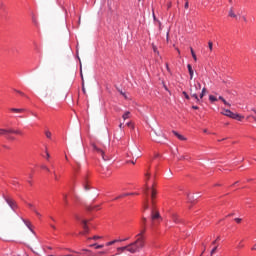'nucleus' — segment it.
Masks as SVG:
<instances>
[{
	"label": "nucleus",
	"instance_id": "nucleus-1",
	"mask_svg": "<svg viewBox=\"0 0 256 256\" xmlns=\"http://www.w3.org/2000/svg\"><path fill=\"white\" fill-rule=\"evenodd\" d=\"M144 247L145 241H143V238H137L136 241L127 245V251L128 253L135 254L139 253Z\"/></svg>",
	"mask_w": 256,
	"mask_h": 256
},
{
	"label": "nucleus",
	"instance_id": "nucleus-2",
	"mask_svg": "<svg viewBox=\"0 0 256 256\" xmlns=\"http://www.w3.org/2000/svg\"><path fill=\"white\" fill-rule=\"evenodd\" d=\"M144 247L145 241H143V238H137L136 241L127 245V251L128 253L135 254L139 253Z\"/></svg>",
	"mask_w": 256,
	"mask_h": 256
},
{
	"label": "nucleus",
	"instance_id": "nucleus-3",
	"mask_svg": "<svg viewBox=\"0 0 256 256\" xmlns=\"http://www.w3.org/2000/svg\"><path fill=\"white\" fill-rule=\"evenodd\" d=\"M197 91H201V83L197 82L194 85L190 86V95L193 97L196 101V103H200L199 96L197 95Z\"/></svg>",
	"mask_w": 256,
	"mask_h": 256
},
{
	"label": "nucleus",
	"instance_id": "nucleus-4",
	"mask_svg": "<svg viewBox=\"0 0 256 256\" xmlns=\"http://www.w3.org/2000/svg\"><path fill=\"white\" fill-rule=\"evenodd\" d=\"M221 115H225V117H229L230 119H236V121H243L245 119L244 116L235 114L229 109H222Z\"/></svg>",
	"mask_w": 256,
	"mask_h": 256
},
{
	"label": "nucleus",
	"instance_id": "nucleus-5",
	"mask_svg": "<svg viewBox=\"0 0 256 256\" xmlns=\"http://www.w3.org/2000/svg\"><path fill=\"white\" fill-rule=\"evenodd\" d=\"M161 219V214L158 212L157 208H155V199H152L151 221H159Z\"/></svg>",
	"mask_w": 256,
	"mask_h": 256
},
{
	"label": "nucleus",
	"instance_id": "nucleus-6",
	"mask_svg": "<svg viewBox=\"0 0 256 256\" xmlns=\"http://www.w3.org/2000/svg\"><path fill=\"white\" fill-rule=\"evenodd\" d=\"M3 199L4 201H6V203L9 205L12 211L18 209L19 206L17 205V202L13 200L11 197L3 195Z\"/></svg>",
	"mask_w": 256,
	"mask_h": 256
},
{
	"label": "nucleus",
	"instance_id": "nucleus-7",
	"mask_svg": "<svg viewBox=\"0 0 256 256\" xmlns=\"http://www.w3.org/2000/svg\"><path fill=\"white\" fill-rule=\"evenodd\" d=\"M92 147H93V150H94V151H96L97 153H100V154H101V157H102V159H103L104 161H109V157H106V156H105V152H103V150L99 149V148L97 147V145L93 144Z\"/></svg>",
	"mask_w": 256,
	"mask_h": 256
},
{
	"label": "nucleus",
	"instance_id": "nucleus-8",
	"mask_svg": "<svg viewBox=\"0 0 256 256\" xmlns=\"http://www.w3.org/2000/svg\"><path fill=\"white\" fill-rule=\"evenodd\" d=\"M145 231H147V229L145 228V226H143L140 230V233L136 235L137 239H142V241H145Z\"/></svg>",
	"mask_w": 256,
	"mask_h": 256
},
{
	"label": "nucleus",
	"instance_id": "nucleus-9",
	"mask_svg": "<svg viewBox=\"0 0 256 256\" xmlns=\"http://www.w3.org/2000/svg\"><path fill=\"white\" fill-rule=\"evenodd\" d=\"M228 16H230L232 19H236V21L239 19V16L235 14V10L233 9V7L229 9Z\"/></svg>",
	"mask_w": 256,
	"mask_h": 256
},
{
	"label": "nucleus",
	"instance_id": "nucleus-10",
	"mask_svg": "<svg viewBox=\"0 0 256 256\" xmlns=\"http://www.w3.org/2000/svg\"><path fill=\"white\" fill-rule=\"evenodd\" d=\"M122 241H129V238H125V239H118V240H113L110 241L108 243H106V247H110V245H115V243H121Z\"/></svg>",
	"mask_w": 256,
	"mask_h": 256
},
{
	"label": "nucleus",
	"instance_id": "nucleus-11",
	"mask_svg": "<svg viewBox=\"0 0 256 256\" xmlns=\"http://www.w3.org/2000/svg\"><path fill=\"white\" fill-rule=\"evenodd\" d=\"M10 111H12V113H24L25 109H23V108H11Z\"/></svg>",
	"mask_w": 256,
	"mask_h": 256
},
{
	"label": "nucleus",
	"instance_id": "nucleus-12",
	"mask_svg": "<svg viewBox=\"0 0 256 256\" xmlns=\"http://www.w3.org/2000/svg\"><path fill=\"white\" fill-rule=\"evenodd\" d=\"M117 251H118V255H121V253H125V251H127V245L123 247H118Z\"/></svg>",
	"mask_w": 256,
	"mask_h": 256
},
{
	"label": "nucleus",
	"instance_id": "nucleus-13",
	"mask_svg": "<svg viewBox=\"0 0 256 256\" xmlns=\"http://www.w3.org/2000/svg\"><path fill=\"white\" fill-rule=\"evenodd\" d=\"M173 134L180 140V141H185V137L181 134H178L177 131H173Z\"/></svg>",
	"mask_w": 256,
	"mask_h": 256
},
{
	"label": "nucleus",
	"instance_id": "nucleus-14",
	"mask_svg": "<svg viewBox=\"0 0 256 256\" xmlns=\"http://www.w3.org/2000/svg\"><path fill=\"white\" fill-rule=\"evenodd\" d=\"M187 69L189 71L190 79H193V67L191 66V64L187 65Z\"/></svg>",
	"mask_w": 256,
	"mask_h": 256
},
{
	"label": "nucleus",
	"instance_id": "nucleus-15",
	"mask_svg": "<svg viewBox=\"0 0 256 256\" xmlns=\"http://www.w3.org/2000/svg\"><path fill=\"white\" fill-rule=\"evenodd\" d=\"M84 233H89V226H87V222L85 220L82 221Z\"/></svg>",
	"mask_w": 256,
	"mask_h": 256
},
{
	"label": "nucleus",
	"instance_id": "nucleus-16",
	"mask_svg": "<svg viewBox=\"0 0 256 256\" xmlns=\"http://www.w3.org/2000/svg\"><path fill=\"white\" fill-rule=\"evenodd\" d=\"M9 133H14L15 135H23V132H21V130H13V129H9Z\"/></svg>",
	"mask_w": 256,
	"mask_h": 256
},
{
	"label": "nucleus",
	"instance_id": "nucleus-17",
	"mask_svg": "<svg viewBox=\"0 0 256 256\" xmlns=\"http://www.w3.org/2000/svg\"><path fill=\"white\" fill-rule=\"evenodd\" d=\"M9 134H10L9 129L0 128V135H9Z\"/></svg>",
	"mask_w": 256,
	"mask_h": 256
},
{
	"label": "nucleus",
	"instance_id": "nucleus-18",
	"mask_svg": "<svg viewBox=\"0 0 256 256\" xmlns=\"http://www.w3.org/2000/svg\"><path fill=\"white\" fill-rule=\"evenodd\" d=\"M143 209L144 211H147V209H149V200H145V202L143 203Z\"/></svg>",
	"mask_w": 256,
	"mask_h": 256
},
{
	"label": "nucleus",
	"instance_id": "nucleus-19",
	"mask_svg": "<svg viewBox=\"0 0 256 256\" xmlns=\"http://www.w3.org/2000/svg\"><path fill=\"white\" fill-rule=\"evenodd\" d=\"M155 197H157V190H155V188L152 187L151 199H155Z\"/></svg>",
	"mask_w": 256,
	"mask_h": 256
},
{
	"label": "nucleus",
	"instance_id": "nucleus-20",
	"mask_svg": "<svg viewBox=\"0 0 256 256\" xmlns=\"http://www.w3.org/2000/svg\"><path fill=\"white\" fill-rule=\"evenodd\" d=\"M190 51L194 61L197 62V54H195V51L193 50V48H190Z\"/></svg>",
	"mask_w": 256,
	"mask_h": 256
},
{
	"label": "nucleus",
	"instance_id": "nucleus-21",
	"mask_svg": "<svg viewBox=\"0 0 256 256\" xmlns=\"http://www.w3.org/2000/svg\"><path fill=\"white\" fill-rule=\"evenodd\" d=\"M23 222L25 223L26 227H28V229H30V231H33V229H31V222L23 219Z\"/></svg>",
	"mask_w": 256,
	"mask_h": 256
},
{
	"label": "nucleus",
	"instance_id": "nucleus-22",
	"mask_svg": "<svg viewBox=\"0 0 256 256\" xmlns=\"http://www.w3.org/2000/svg\"><path fill=\"white\" fill-rule=\"evenodd\" d=\"M89 247H95V249H103L104 245L91 244Z\"/></svg>",
	"mask_w": 256,
	"mask_h": 256
},
{
	"label": "nucleus",
	"instance_id": "nucleus-23",
	"mask_svg": "<svg viewBox=\"0 0 256 256\" xmlns=\"http://www.w3.org/2000/svg\"><path fill=\"white\" fill-rule=\"evenodd\" d=\"M207 93V89L206 88H203L202 89V92L200 94V99H203V97H205V94Z\"/></svg>",
	"mask_w": 256,
	"mask_h": 256
},
{
	"label": "nucleus",
	"instance_id": "nucleus-24",
	"mask_svg": "<svg viewBox=\"0 0 256 256\" xmlns=\"http://www.w3.org/2000/svg\"><path fill=\"white\" fill-rule=\"evenodd\" d=\"M209 101H211V103H215V101H217V97L210 95L209 96Z\"/></svg>",
	"mask_w": 256,
	"mask_h": 256
},
{
	"label": "nucleus",
	"instance_id": "nucleus-25",
	"mask_svg": "<svg viewBox=\"0 0 256 256\" xmlns=\"http://www.w3.org/2000/svg\"><path fill=\"white\" fill-rule=\"evenodd\" d=\"M129 115H131V112H126V113L123 114L122 117H123L124 121L129 119Z\"/></svg>",
	"mask_w": 256,
	"mask_h": 256
},
{
	"label": "nucleus",
	"instance_id": "nucleus-26",
	"mask_svg": "<svg viewBox=\"0 0 256 256\" xmlns=\"http://www.w3.org/2000/svg\"><path fill=\"white\" fill-rule=\"evenodd\" d=\"M129 195H135V193H126V194H123V195L119 196V197L116 198V199H121V198H123V197H129Z\"/></svg>",
	"mask_w": 256,
	"mask_h": 256
},
{
	"label": "nucleus",
	"instance_id": "nucleus-27",
	"mask_svg": "<svg viewBox=\"0 0 256 256\" xmlns=\"http://www.w3.org/2000/svg\"><path fill=\"white\" fill-rule=\"evenodd\" d=\"M94 209H99V205L88 207V211H94Z\"/></svg>",
	"mask_w": 256,
	"mask_h": 256
},
{
	"label": "nucleus",
	"instance_id": "nucleus-28",
	"mask_svg": "<svg viewBox=\"0 0 256 256\" xmlns=\"http://www.w3.org/2000/svg\"><path fill=\"white\" fill-rule=\"evenodd\" d=\"M173 221L174 223H179V217L176 214L173 215Z\"/></svg>",
	"mask_w": 256,
	"mask_h": 256
},
{
	"label": "nucleus",
	"instance_id": "nucleus-29",
	"mask_svg": "<svg viewBox=\"0 0 256 256\" xmlns=\"http://www.w3.org/2000/svg\"><path fill=\"white\" fill-rule=\"evenodd\" d=\"M45 135H46V137H47V139H51V131H49V130H47L46 132H45Z\"/></svg>",
	"mask_w": 256,
	"mask_h": 256
},
{
	"label": "nucleus",
	"instance_id": "nucleus-30",
	"mask_svg": "<svg viewBox=\"0 0 256 256\" xmlns=\"http://www.w3.org/2000/svg\"><path fill=\"white\" fill-rule=\"evenodd\" d=\"M222 103H224V105H226V107H231V104L229 102H227V100H222Z\"/></svg>",
	"mask_w": 256,
	"mask_h": 256
},
{
	"label": "nucleus",
	"instance_id": "nucleus-31",
	"mask_svg": "<svg viewBox=\"0 0 256 256\" xmlns=\"http://www.w3.org/2000/svg\"><path fill=\"white\" fill-rule=\"evenodd\" d=\"M126 125H127V127H130L131 129H135V126L133 125L132 122H128Z\"/></svg>",
	"mask_w": 256,
	"mask_h": 256
},
{
	"label": "nucleus",
	"instance_id": "nucleus-32",
	"mask_svg": "<svg viewBox=\"0 0 256 256\" xmlns=\"http://www.w3.org/2000/svg\"><path fill=\"white\" fill-rule=\"evenodd\" d=\"M208 47L210 49V51H213V42H208Z\"/></svg>",
	"mask_w": 256,
	"mask_h": 256
},
{
	"label": "nucleus",
	"instance_id": "nucleus-33",
	"mask_svg": "<svg viewBox=\"0 0 256 256\" xmlns=\"http://www.w3.org/2000/svg\"><path fill=\"white\" fill-rule=\"evenodd\" d=\"M84 189H85V191H89V189H91V186H89V184L86 183V184L84 185Z\"/></svg>",
	"mask_w": 256,
	"mask_h": 256
},
{
	"label": "nucleus",
	"instance_id": "nucleus-34",
	"mask_svg": "<svg viewBox=\"0 0 256 256\" xmlns=\"http://www.w3.org/2000/svg\"><path fill=\"white\" fill-rule=\"evenodd\" d=\"M6 139H8V141H15V137L13 136H6Z\"/></svg>",
	"mask_w": 256,
	"mask_h": 256
},
{
	"label": "nucleus",
	"instance_id": "nucleus-35",
	"mask_svg": "<svg viewBox=\"0 0 256 256\" xmlns=\"http://www.w3.org/2000/svg\"><path fill=\"white\" fill-rule=\"evenodd\" d=\"M118 91L120 94H122L124 96L125 99H127V94H125V92H123V90L118 89Z\"/></svg>",
	"mask_w": 256,
	"mask_h": 256
},
{
	"label": "nucleus",
	"instance_id": "nucleus-36",
	"mask_svg": "<svg viewBox=\"0 0 256 256\" xmlns=\"http://www.w3.org/2000/svg\"><path fill=\"white\" fill-rule=\"evenodd\" d=\"M33 212H34L35 215H37L38 217H41V213H39V211H37V209H33Z\"/></svg>",
	"mask_w": 256,
	"mask_h": 256
},
{
	"label": "nucleus",
	"instance_id": "nucleus-37",
	"mask_svg": "<svg viewBox=\"0 0 256 256\" xmlns=\"http://www.w3.org/2000/svg\"><path fill=\"white\" fill-rule=\"evenodd\" d=\"M214 253H217V246L211 250V255H214Z\"/></svg>",
	"mask_w": 256,
	"mask_h": 256
},
{
	"label": "nucleus",
	"instance_id": "nucleus-38",
	"mask_svg": "<svg viewBox=\"0 0 256 256\" xmlns=\"http://www.w3.org/2000/svg\"><path fill=\"white\" fill-rule=\"evenodd\" d=\"M183 95H184L185 99H187V100L190 99L189 94H187V92H183Z\"/></svg>",
	"mask_w": 256,
	"mask_h": 256
},
{
	"label": "nucleus",
	"instance_id": "nucleus-39",
	"mask_svg": "<svg viewBox=\"0 0 256 256\" xmlns=\"http://www.w3.org/2000/svg\"><path fill=\"white\" fill-rule=\"evenodd\" d=\"M219 239H220V237L218 236V237L216 238V240H214V241L212 242V245H217V241H219Z\"/></svg>",
	"mask_w": 256,
	"mask_h": 256
},
{
	"label": "nucleus",
	"instance_id": "nucleus-40",
	"mask_svg": "<svg viewBox=\"0 0 256 256\" xmlns=\"http://www.w3.org/2000/svg\"><path fill=\"white\" fill-rule=\"evenodd\" d=\"M145 176H146L147 181H149V179L151 178V174L150 173H146Z\"/></svg>",
	"mask_w": 256,
	"mask_h": 256
},
{
	"label": "nucleus",
	"instance_id": "nucleus-41",
	"mask_svg": "<svg viewBox=\"0 0 256 256\" xmlns=\"http://www.w3.org/2000/svg\"><path fill=\"white\" fill-rule=\"evenodd\" d=\"M179 159V161H183V160H185V159H189V158H187L186 156H181L180 158H178Z\"/></svg>",
	"mask_w": 256,
	"mask_h": 256
},
{
	"label": "nucleus",
	"instance_id": "nucleus-42",
	"mask_svg": "<svg viewBox=\"0 0 256 256\" xmlns=\"http://www.w3.org/2000/svg\"><path fill=\"white\" fill-rule=\"evenodd\" d=\"M27 205H28V207H29L30 209H32V211H33V209H35V207L33 206V204L28 203Z\"/></svg>",
	"mask_w": 256,
	"mask_h": 256
},
{
	"label": "nucleus",
	"instance_id": "nucleus-43",
	"mask_svg": "<svg viewBox=\"0 0 256 256\" xmlns=\"http://www.w3.org/2000/svg\"><path fill=\"white\" fill-rule=\"evenodd\" d=\"M142 221H143V225H144L143 227H145V224L147 223V218L143 217Z\"/></svg>",
	"mask_w": 256,
	"mask_h": 256
},
{
	"label": "nucleus",
	"instance_id": "nucleus-44",
	"mask_svg": "<svg viewBox=\"0 0 256 256\" xmlns=\"http://www.w3.org/2000/svg\"><path fill=\"white\" fill-rule=\"evenodd\" d=\"M184 7H185V9H189V1H186Z\"/></svg>",
	"mask_w": 256,
	"mask_h": 256
},
{
	"label": "nucleus",
	"instance_id": "nucleus-45",
	"mask_svg": "<svg viewBox=\"0 0 256 256\" xmlns=\"http://www.w3.org/2000/svg\"><path fill=\"white\" fill-rule=\"evenodd\" d=\"M152 49H153L154 53H157V46L153 45Z\"/></svg>",
	"mask_w": 256,
	"mask_h": 256
},
{
	"label": "nucleus",
	"instance_id": "nucleus-46",
	"mask_svg": "<svg viewBox=\"0 0 256 256\" xmlns=\"http://www.w3.org/2000/svg\"><path fill=\"white\" fill-rule=\"evenodd\" d=\"M54 179L55 181H59V177L57 176V174L54 172Z\"/></svg>",
	"mask_w": 256,
	"mask_h": 256
},
{
	"label": "nucleus",
	"instance_id": "nucleus-47",
	"mask_svg": "<svg viewBox=\"0 0 256 256\" xmlns=\"http://www.w3.org/2000/svg\"><path fill=\"white\" fill-rule=\"evenodd\" d=\"M234 221H236V223H241V218H235V220Z\"/></svg>",
	"mask_w": 256,
	"mask_h": 256
},
{
	"label": "nucleus",
	"instance_id": "nucleus-48",
	"mask_svg": "<svg viewBox=\"0 0 256 256\" xmlns=\"http://www.w3.org/2000/svg\"><path fill=\"white\" fill-rule=\"evenodd\" d=\"M92 239H94V241H97V239H101V236H94Z\"/></svg>",
	"mask_w": 256,
	"mask_h": 256
},
{
	"label": "nucleus",
	"instance_id": "nucleus-49",
	"mask_svg": "<svg viewBox=\"0 0 256 256\" xmlns=\"http://www.w3.org/2000/svg\"><path fill=\"white\" fill-rule=\"evenodd\" d=\"M172 5L173 4L171 2H169L168 5H167V9H171Z\"/></svg>",
	"mask_w": 256,
	"mask_h": 256
},
{
	"label": "nucleus",
	"instance_id": "nucleus-50",
	"mask_svg": "<svg viewBox=\"0 0 256 256\" xmlns=\"http://www.w3.org/2000/svg\"><path fill=\"white\" fill-rule=\"evenodd\" d=\"M242 20H243L244 23H247V17L242 16Z\"/></svg>",
	"mask_w": 256,
	"mask_h": 256
},
{
	"label": "nucleus",
	"instance_id": "nucleus-51",
	"mask_svg": "<svg viewBox=\"0 0 256 256\" xmlns=\"http://www.w3.org/2000/svg\"><path fill=\"white\" fill-rule=\"evenodd\" d=\"M42 169H45V171L49 172V168L47 166H42Z\"/></svg>",
	"mask_w": 256,
	"mask_h": 256
},
{
	"label": "nucleus",
	"instance_id": "nucleus-52",
	"mask_svg": "<svg viewBox=\"0 0 256 256\" xmlns=\"http://www.w3.org/2000/svg\"><path fill=\"white\" fill-rule=\"evenodd\" d=\"M188 199L191 201V199H193V196H191V194H187Z\"/></svg>",
	"mask_w": 256,
	"mask_h": 256
},
{
	"label": "nucleus",
	"instance_id": "nucleus-53",
	"mask_svg": "<svg viewBox=\"0 0 256 256\" xmlns=\"http://www.w3.org/2000/svg\"><path fill=\"white\" fill-rule=\"evenodd\" d=\"M46 157H47V159H49V157H51V155H49V152H46Z\"/></svg>",
	"mask_w": 256,
	"mask_h": 256
},
{
	"label": "nucleus",
	"instance_id": "nucleus-54",
	"mask_svg": "<svg viewBox=\"0 0 256 256\" xmlns=\"http://www.w3.org/2000/svg\"><path fill=\"white\" fill-rule=\"evenodd\" d=\"M192 109L197 110V109H199V107L198 106H192Z\"/></svg>",
	"mask_w": 256,
	"mask_h": 256
},
{
	"label": "nucleus",
	"instance_id": "nucleus-55",
	"mask_svg": "<svg viewBox=\"0 0 256 256\" xmlns=\"http://www.w3.org/2000/svg\"><path fill=\"white\" fill-rule=\"evenodd\" d=\"M225 98H223V96H219V100L223 101Z\"/></svg>",
	"mask_w": 256,
	"mask_h": 256
},
{
	"label": "nucleus",
	"instance_id": "nucleus-56",
	"mask_svg": "<svg viewBox=\"0 0 256 256\" xmlns=\"http://www.w3.org/2000/svg\"><path fill=\"white\" fill-rule=\"evenodd\" d=\"M17 93H19L20 95L25 96V94L23 92H21V91H17Z\"/></svg>",
	"mask_w": 256,
	"mask_h": 256
},
{
	"label": "nucleus",
	"instance_id": "nucleus-57",
	"mask_svg": "<svg viewBox=\"0 0 256 256\" xmlns=\"http://www.w3.org/2000/svg\"><path fill=\"white\" fill-rule=\"evenodd\" d=\"M147 191H149V187L146 186V191H145V194L147 195Z\"/></svg>",
	"mask_w": 256,
	"mask_h": 256
},
{
	"label": "nucleus",
	"instance_id": "nucleus-58",
	"mask_svg": "<svg viewBox=\"0 0 256 256\" xmlns=\"http://www.w3.org/2000/svg\"><path fill=\"white\" fill-rule=\"evenodd\" d=\"M119 128L123 129V123H120Z\"/></svg>",
	"mask_w": 256,
	"mask_h": 256
},
{
	"label": "nucleus",
	"instance_id": "nucleus-59",
	"mask_svg": "<svg viewBox=\"0 0 256 256\" xmlns=\"http://www.w3.org/2000/svg\"><path fill=\"white\" fill-rule=\"evenodd\" d=\"M51 227H52V229H54V230L57 229V227H55V225H51Z\"/></svg>",
	"mask_w": 256,
	"mask_h": 256
},
{
	"label": "nucleus",
	"instance_id": "nucleus-60",
	"mask_svg": "<svg viewBox=\"0 0 256 256\" xmlns=\"http://www.w3.org/2000/svg\"><path fill=\"white\" fill-rule=\"evenodd\" d=\"M164 89H165L166 91H169V89H168L167 86H165V85H164Z\"/></svg>",
	"mask_w": 256,
	"mask_h": 256
},
{
	"label": "nucleus",
	"instance_id": "nucleus-61",
	"mask_svg": "<svg viewBox=\"0 0 256 256\" xmlns=\"http://www.w3.org/2000/svg\"><path fill=\"white\" fill-rule=\"evenodd\" d=\"M131 163H132V165H135V161L132 160Z\"/></svg>",
	"mask_w": 256,
	"mask_h": 256
},
{
	"label": "nucleus",
	"instance_id": "nucleus-62",
	"mask_svg": "<svg viewBox=\"0 0 256 256\" xmlns=\"http://www.w3.org/2000/svg\"><path fill=\"white\" fill-rule=\"evenodd\" d=\"M84 251H86L87 253H91V251H90V250H84Z\"/></svg>",
	"mask_w": 256,
	"mask_h": 256
},
{
	"label": "nucleus",
	"instance_id": "nucleus-63",
	"mask_svg": "<svg viewBox=\"0 0 256 256\" xmlns=\"http://www.w3.org/2000/svg\"><path fill=\"white\" fill-rule=\"evenodd\" d=\"M155 157H159V154H156Z\"/></svg>",
	"mask_w": 256,
	"mask_h": 256
},
{
	"label": "nucleus",
	"instance_id": "nucleus-64",
	"mask_svg": "<svg viewBox=\"0 0 256 256\" xmlns=\"http://www.w3.org/2000/svg\"><path fill=\"white\" fill-rule=\"evenodd\" d=\"M238 247H243V245L240 244Z\"/></svg>",
	"mask_w": 256,
	"mask_h": 256
}]
</instances>
